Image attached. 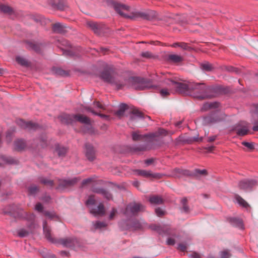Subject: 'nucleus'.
<instances>
[{
	"label": "nucleus",
	"mask_w": 258,
	"mask_h": 258,
	"mask_svg": "<svg viewBox=\"0 0 258 258\" xmlns=\"http://www.w3.org/2000/svg\"><path fill=\"white\" fill-rule=\"evenodd\" d=\"M37 190V188L35 186H31L29 188V192L33 194H34Z\"/></svg>",
	"instance_id": "41"
},
{
	"label": "nucleus",
	"mask_w": 258,
	"mask_h": 258,
	"mask_svg": "<svg viewBox=\"0 0 258 258\" xmlns=\"http://www.w3.org/2000/svg\"><path fill=\"white\" fill-rule=\"evenodd\" d=\"M15 148L18 150H21L25 147V143L23 140H19L15 142Z\"/></svg>",
	"instance_id": "21"
},
{
	"label": "nucleus",
	"mask_w": 258,
	"mask_h": 258,
	"mask_svg": "<svg viewBox=\"0 0 258 258\" xmlns=\"http://www.w3.org/2000/svg\"><path fill=\"white\" fill-rule=\"evenodd\" d=\"M220 119L217 116H208L203 118V123L204 125H209L220 121Z\"/></svg>",
	"instance_id": "12"
},
{
	"label": "nucleus",
	"mask_w": 258,
	"mask_h": 258,
	"mask_svg": "<svg viewBox=\"0 0 258 258\" xmlns=\"http://www.w3.org/2000/svg\"><path fill=\"white\" fill-rule=\"evenodd\" d=\"M186 248V246L184 244H179L178 246V249L182 251H184Z\"/></svg>",
	"instance_id": "44"
},
{
	"label": "nucleus",
	"mask_w": 258,
	"mask_h": 258,
	"mask_svg": "<svg viewBox=\"0 0 258 258\" xmlns=\"http://www.w3.org/2000/svg\"><path fill=\"white\" fill-rule=\"evenodd\" d=\"M107 224L103 222L97 221L93 224V227L95 229H101L106 226Z\"/></svg>",
	"instance_id": "26"
},
{
	"label": "nucleus",
	"mask_w": 258,
	"mask_h": 258,
	"mask_svg": "<svg viewBox=\"0 0 258 258\" xmlns=\"http://www.w3.org/2000/svg\"><path fill=\"white\" fill-rule=\"evenodd\" d=\"M194 140L195 141H199V140H198V139H197V138H194Z\"/></svg>",
	"instance_id": "58"
},
{
	"label": "nucleus",
	"mask_w": 258,
	"mask_h": 258,
	"mask_svg": "<svg viewBox=\"0 0 258 258\" xmlns=\"http://www.w3.org/2000/svg\"><path fill=\"white\" fill-rule=\"evenodd\" d=\"M19 123L21 125L22 127L29 130H36L38 127V125L35 123L31 122H25L22 120H20Z\"/></svg>",
	"instance_id": "10"
},
{
	"label": "nucleus",
	"mask_w": 258,
	"mask_h": 258,
	"mask_svg": "<svg viewBox=\"0 0 258 258\" xmlns=\"http://www.w3.org/2000/svg\"><path fill=\"white\" fill-rule=\"evenodd\" d=\"M43 209V207L42 206V205L40 203H38L35 206V210L39 211V212H41L42 211Z\"/></svg>",
	"instance_id": "42"
},
{
	"label": "nucleus",
	"mask_w": 258,
	"mask_h": 258,
	"mask_svg": "<svg viewBox=\"0 0 258 258\" xmlns=\"http://www.w3.org/2000/svg\"><path fill=\"white\" fill-rule=\"evenodd\" d=\"M116 210L115 209H113L110 213L109 219L110 220H112L114 218V216L116 214Z\"/></svg>",
	"instance_id": "39"
},
{
	"label": "nucleus",
	"mask_w": 258,
	"mask_h": 258,
	"mask_svg": "<svg viewBox=\"0 0 258 258\" xmlns=\"http://www.w3.org/2000/svg\"><path fill=\"white\" fill-rule=\"evenodd\" d=\"M216 138V136H212V137H210L208 138V142H212L215 141Z\"/></svg>",
	"instance_id": "48"
},
{
	"label": "nucleus",
	"mask_w": 258,
	"mask_h": 258,
	"mask_svg": "<svg viewBox=\"0 0 258 258\" xmlns=\"http://www.w3.org/2000/svg\"><path fill=\"white\" fill-rule=\"evenodd\" d=\"M66 27L60 23H57L53 25V30L56 33H61L64 31Z\"/></svg>",
	"instance_id": "18"
},
{
	"label": "nucleus",
	"mask_w": 258,
	"mask_h": 258,
	"mask_svg": "<svg viewBox=\"0 0 258 258\" xmlns=\"http://www.w3.org/2000/svg\"><path fill=\"white\" fill-rule=\"evenodd\" d=\"M91 181V178H88V179H86L85 180H84L83 181V184H86L87 183L90 182Z\"/></svg>",
	"instance_id": "51"
},
{
	"label": "nucleus",
	"mask_w": 258,
	"mask_h": 258,
	"mask_svg": "<svg viewBox=\"0 0 258 258\" xmlns=\"http://www.w3.org/2000/svg\"><path fill=\"white\" fill-rule=\"evenodd\" d=\"M155 12L153 11L147 12H133L131 19L142 18L143 19L150 20L155 16Z\"/></svg>",
	"instance_id": "5"
},
{
	"label": "nucleus",
	"mask_w": 258,
	"mask_h": 258,
	"mask_svg": "<svg viewBox=\"0 0 258 258\" xmlns=\"http://www.w3.org/2000/svg\"><path fill=\"white\" fill-rule=\"evenodd\" d=\"M234 202L238 204L239 206L242 207L247 208L249 207L248 203L238 195L235 196Z\"/></svg>",
	"instance_id": "14"
},
{
	"label": "nucleus",
	"mask_w": 258,
	"mask_h": 258,
	"mask_svg": "<svg viewBox=\"0 0 258 258\" xmlns=\"http://www.w3.org/2000/svg\"><path fill=\"white\" fill-rule=\"evenodd\" d=\"M191 258H201V255L196 252H193L189 255Z\"/></svg>",
	"instance_id": "45"
},
{
	"label": "nucleus",
	"mask_w": 258,
	"mask_h": 258,
	"mask_svg": "<svg viewBox=\"0 0 258 258\" xmlns=\"http://www.w3.org/2000/svg\"><path fill=\"white\" fill-rule=\"evenodd\" d=\"M46 215H47V216H49L48 214H47V213L46 214Z\"/></svg>",
	"instance_id": "59"
},
{
	"label": "nucleus",
	"mask_w": 258,
	"mask_h": 258,
	"mask_svg": "<svg viewBox=\"0 0 258 258\" xmlns=\"http://www.w3.org/2000/svg\"><path fill=\"white\" fill-rule=\"evenodd\" d=\"M135 172L137 175L146 177H151L154 178H157L159 177L158 174H152L150 171H147L145 170H137Z\"/></svg>",
	"instance_id": "11"
},
{
	"label": "nucleus",
	"mask_w": 258,
	"mask_h": 258,
	"mask_svg": "<svg viewBox=\"0 0 258 258\" xmlns=\"http://www.w3.org/2000/svg\"><path fill=\"white\" fill-rule=\"evenodd\" d=\"M59 243L64 247H72L75 245L77 240L73 238H67L60 239Z\"/></svg>",
	"instance_id": "9"
},
{
	"label": "nucleus",
	"mask_w": 258,
	"mask_h": 258,
	"mask_svg": "<svg viewBox=\"0 0 258 258\" xmlns=\"http://www.w3.org/2000/svg\"><path fill=\"white\" fill-rule=\"evenodd\" d=\"M231 255L228 250H224L220 253V258H229Z\"/></svg>",
	"instance_id": "28"
},
{
	"label": "nucleus",
	"mask_w": 258,
	"mask_h": 258,
	"mask_svg": "<svg viewBox=\"0 0 258 258\" xmlns=\"http://www.w3.org/2000/svg\"><path fill=\"white\" fill-rule=\"evenodd\" d=\"M95 200L94 196H91L89 197L86 202L87 206L89 208L91 214L95 216H103L105 214V209L103 205L100 204L97 207H94Z\"/></svg>",
	"instance_id": "4"
},
{
	"label": "nucleus",
	"mask_w": 258,
	"mask_h": 258,
	"mask_svg": "<svg viewBox=\"0 0 258 258\" xmlns=\"http://www.w3.org/2000/svg\"><path fill=\"white\" fill-rule=\"evenodd\" d=\"M159 132H160V134H163L166 132V131L165 130L162 129V130H159Z\"/></svg>",
	"instance_id": "53"
},
{
	"label": "nucleus",
	"mask_w": 258,
	"mask_h": 258,
	"mask_svg": "<svg viewBox=\"0 0 258 258\" xmlns=\"http://www.w3.org/2000/svg\"><path fill=\"white\" fill-rule=\"evenodd\" d=\"M0 11L5 13H9L11 11V9L7 6L0 5Z\"/></svg>",
	"instance_id": "30"
},
{
	"label": "nucleus",
	"mask_w": 258,
	"mask_h": 258,
	"mask_svg": "<svg viewBox=\"0 0 258 258\" xmlns=\"http://www.w3.org/2000/svg\"><path fill=\"white\" fill-rule=\"evenodd\" d=\"M167 243L168 245H172L174 244L175 241L173 239L169 238L167 240Z\"/></svg>",
	"instance_id": "46"
},
{
	"label": "nucleus",
	"mask_w": 258,
	"mask_h": 258,
	"mask_svg": "<svg viewBox=\"0 0 258 258\" xmlns=\"http://www.w3.org/2000/svg\"><path fill=\"white\" fill-rule=\"evenodd\" d=\"M43 232L45 237L49 241L54 242L53 238L51 236L50 231L49 228L47 227L45 222L43 223Z\"/></svg>",
	"instance_id": "16"
},
{
	"label": "nucleus",
	"mask_w": 258,
	"mask_h": 258,
	"mask_svg": "<svg viewBox=\"0 0 258 258\" xmlns=\"http://www.w3.org/2000/svg\"><path fill=\"white\" fill-rule=\"evenodd\" d=\"M153 160L152 159H148V160H145V163L147 165H149L151 164L153 162Z\"/></svg>",
	"instance_id": "49"
},
{
	"label": "nucleus",
	"mask_w": 258,
	"mask_h": 258,
	"mask_svg": "<svg viewBox=\"0 0 258 258\" xmlns=\"http://www.w3.org/2000/svg\"><path fill=\"white\" fill-rule=\"evenodd\" d=\"M41 182L44 184L49 185L50 186L53 185V181L51 180H48L46 179H43L41 180Z\"/></svg>",
	"instance_id": "36"
},
{
	"label": "nucleus",
	"mask_w": 258,
	"mask_h": 258,
	"mask_svg": "<svg viewBox=\"0 0 258 258\" xmlns=\"http://www.w3.org/2000/svg\"><path fill=\"white\" fill-rule=\"evenodd\" d=\"M155 212H156V214L158 216H162L164 214L163 211L162 209H160V208L156 209V210H155Z\"/></svg>",
	"instance_id": "43"
},
{
	"label": "nucleus",
	"mask_w": 258,
	"mask_h": 258,
	"mask_svg": "<svg viewBox=\"0 0 258 258\" xmlns=\"http://www.w3.org/2000/svg\"><path fill=\"white\" fill-rule=\"evenodd\" d=\"M169 59L174 62H179L182 60V58L177 54H171L169 55Z\"/></svg>",
	"instance_id": "22"
},
{
	"label": "nucleus",
	"mask_w": 258,
	"mask_h": 258,
	"mask_svg": "<svg viewBox=\"0 0 258 258\" xmlns=\"http://www.w3.org/2000/svg\"><path fill=\"white\" fill-rule=\"evenodd\" d=\"M2 73H3V71L1 69H0V75L2 74Z\"/></svg>",
	"instance_id": "57"
},
{
	"label": "nucleus",
	"mask_w": 258,
	"mask_h": 258,
	"mask_svg": "<svg viewBox=\"0 0 258 258\" xmlns=\"http://www.w3.org/2000/svg\"><path fill=\"white\" fill-rule=\"evenodd\" d=\"M60 118L61 121L67 124L72 123L75 121H79L82 123L85 124L89 127L88 132L92 133L91 131H89V129L92 127L91 120L89 118L85 115L80 114L76 115L65 114L61 116Z\"/></svg>",
	"instance_id": "2"
},
{
	"label": "nucleus",
	"mask_w": 258,
	"mask_h": 258,
	"mask_svg": "<svg viewBox=\"0 0 258 258\" xmlns=\"http://www.w3.org/2000/svg\"><path fill=\"white\" fill-rule=\"evenodd\" d=\"M28 234V232L25 231H20L19 232V235L20 236V237H24L26 235H27Z\"/></svg>",
	"instance_id": "47"
},
{
	"label": "nucleus",
	"mask_w": 258,
	"mask_h": 258,
	"mask_svg": "<svg viewBox=\"0 0 258 258\" xmlns=\"http://www.w3.org/2000/svg\"><path fill=\"white\" fill-rule=\"evenodd\" d=\"M242 144L250 150L254 149L253 145L252 143L243 142Z\"/></svg>",
	"instance_id": "34"
},
{
	"label": "nucleus",
	"mask_w": 258,
	"mask_h": 258,
	"mask_svg": "<svg viewBox=\"0 0 258 258\" xmlns=\"http://www.w3.org/2000/svg\"><path fill=\"white\" fill-rule=\"evenodd\" d=\"M87 25L88 26H89L92 30L94 31V32L96 33L97 32V25L94 22H89L87 23Z\"/></svg>",
	"instance_id": "32"
},
{
	"label": "nucleus",
	"mask_w": 258,
	"mask_h": 258,
	"mask_svg": "<svg viewBox=\"0 0 258 258\" xmlns=\"http://www.w3.org/2000/svg\"><path fill=\"white\" fill-rule=\"evenodd\" d=\"M151 204L159 205L163 203V199L158 196H151L149 200Z\"/></svg>",
	"instance_id": "15"
},
{
	"label": "nucleus",
	"mask_w": 258,
	"mask_h": 258,
	"mask_svg": "<svg viewBox=\"0 0 258 258\" xmlns=\"http://www.w3.org/2000/svg\"><path fill=\"white\" fill-rule=\"evenodd\" d=\"M94 106L95 108L104 109V106L101 104L99 102H95L94 103Z\"/></svg>",
	"instance_id": "40"
},
{
	"label": "nucleus",
	"mask_w": 258,
	"mask_h": 258,
	"mask_svg": "<svg viewBox=\"0 0 258 258\" xmlns=\"http://www.w3.org/2000/svg\"><path fill=\"white\" fill-rule=\"evenodd\" d=\"M86 156L90 161H92L95 158L94 150L92 146L87 145L86 146Z\"/></svg>",
	"instance_id": "13"
},
{
	"label": "nucleus",
	"mask_w": 258,
	"mask_h": 258,
	"mask_svg": "<svg viewBox=\"0 0 258 258\" xmlns=\"http://www.w3.org/2000/svg\"><path fill=\"white\" fill-rule=\"evenodd\" d=\"M172 47H179V43H173V44L172 45Z\"/></svg>",
	"instance_id": "52"
},
{
	"label": "nucleus",
	"mask_w": 258,
	"mask_h": 258,
	"mask_svg": "<svg viewBox=\"0 0 258 258\" xmlns=\"http://www.w3.org/2000/svg\"><path fill=\"white\" fill-rule=\"evenodd\" d=\"M77 180H78V179L77 178H75L72 180H66V181H65L66 185H72V184H74V183L76 182L77 181Z\"/></svg>",
	"instance_id": "37"
},
{
	"label": "nucleus",
	"mask_w": 258,
	"mask_h": 258,
	"mask_svg": "<svg viewBox=\"0 0 258 258\" xmlns=\"http://www.w3.org/2000/svg\"><path fill=\"white\" fill-rule=\"evenodd\" d=\"M256 184L257 181L255 179H246L240 181L238 184V186L240 189L247 191Z\"/></svg>",
	"instance_id": "7"
},
{
	"label": "nucleus",
	"mask_w": 258,
	"mask_h": 258,
	"mask_svg": "<svg viewBox=\"0 0 258 258\" xmlns=\"http://www.w3.org/2000/svg\"><path fill=\"white\" fill-rule=\"evenodd\" d=\"M160 94L163 97L167 96L170 94V92L168 91L167 89H163L160 90Z\"/></svg>",
	"instance_id": "35"
},
{
	"label": "nucleus",
	"mask_w": 258,
	"mask_h": 258,
	"mask_svg": "<svg viewBox=\"0 0 258 258\" xmlns=\"http://www.w3.org/2000/svg\"><path fill=\"white\" fill-rule=\"evenodd\" d=\"M179 47L184 50H187L189 48L186 43L183 42L179 43Z\"/></svg>",
	"instance_id": "38"
},
{
	"label": "nucleus",
	"mask_w": 258,
	"mask_h": 258,
	"mask_svg": "<svg viewBox=\"0 0 258 258\" xmlns=\"http://www.w3.org/2000/svg\"><path fill=\"white\" fill-rule=\"evenodd\" d=\"M87 109L89 111L92 112L93 114H95V115H98V116H99L101 118H104L105 120H109V117L108 115L102 114H101L100 113H97V112H95L93 109H92L91 108H88Z\"/></svg>",
	"instance_id": "27"
},
{
	"label": "nucleus",
	"mask_w": 258,
	"mask_h": 258,
	"mask_svg": "<svg viewBox=\"0 0 258 258\" xmlns=\"http://www.w3.org/2000/svg\"><path fill=\"white\" fill-rule=\"evenodd\" d=\"M16 60L19 64L22 66H26L27 64V61L25 59L21 56H18L16 57Z\"/></svg>",
	"instance_id": "31"
},
{
	"label": "nucleus",
	"mask_w": 258,
	"mask_h": 258,
	"mask_svg": "<svg viewBox=\"0 0 258 258\" xmlns=\"http://www.w3.org/2000/svg\"><path fill=\"white\" fill-rule=\"evenodd\" d=\"M197 172L200 174H206V170H199Z\"/></svg>",
	"instance_id": "50"
},
{
	"label": "nucleus",
	"mask_w": 258,
	"mask_h": 258,
	"mask_svg": "<svg viewBox=\"0 0 258 258\" xmlns=\"http://www.w3.org/2000/svg\"><path fill=\"white\" fill-rule=\"evenodd\" d=\"M201 68L203 70L209 71L212 70V66L210 63L206 62L202 64Z\"/></svg>",
	"instance_id": "29"
},
{
	"label": "nucleus",
	"mask_w": 258,
	"mask_h": 258,
	"mask_svg": "<svg viewBox=\"0 0 258 258\" xmlns=\"http://www.w3.org/2000/svg\"><path fill=\"white\" fill-rule=\"evenodd\" d=\"M117 114L118 115H120V114H121V111H118V112H117Z\"/></svg>",
	"instance_id": "55"
},
{
	"label": "nucleus",
	"mask_w": 258,
	"mask_h": 258,
	"mask_svg": "<svg viewBox=\"0 0 258 258\" xmlns=\"http://www.w3.org/2000/svg\"><path fill=\"white\" fill-rule=\"evenodd\" d=\"M144 210V207L140 204L132 203L128 205L126 208L125 214L126 215H134L139 211Z\"/></svg>",
	"instance_id": "6"
},
{
	"label": "nucleus",
	"mask_w": 258,
	"mask_h": 258,
	"mask_svg": "<svg viewBox=\"0 0 258 258\" xmlns=\"http://www.w3.org/2000/svg\"><path fill=\"white\" fill-rule=\"evenodd\" d=\"M148 136V135H140L137 132H135L132 134V138H133V140L134 141H141V140H143V139L144 138L147 137Z\"/></svg>",
	"instance_id": "23"
},
{
	"label": "nucleus",
	"mask_w": 258,
	"mask_h": 258,
	"mask_svg": "<svg viewBox=\"0 0 258 258\" xmlns=\"http://www.w3.org/2000/svg\"><path fill=\"white\" fill-rule=\"evenodd\" d=\"M101 77L104 81L113 83V78L108 72L105 71L102 72Z\"/></svg>",
	"instance_id": "20"
},
{
	"label": "nucleus",
	"mask_w": 258,
	"mask_h": 258,
	"mask_svg": "<svg viewBox=\"0 0 258 258\" xmlns=\"http://www.w3.org/2000/svg\"><path fill=\"white\" fill-rule=\"evenodd\" d=\"M213 148L214 147L213 146L209 147L208 148V150L209 151H211L213 150Z\"/></svg>",
	"instance_id": "54"
},
{
	"label": "nucleus",
	"mask_w": 258,
	"mask_h": 258,
	"mask_svg": "<svg viewBox=\"0 0 258 258\" xmlns=\"http://www.w3.org/2000/svg\"><path fill=\"white\" fill-rule=\"evenodd\" d=\"M202 140V138H200V139L199 140V141H201Z\"/></svg>",
	"instance_id": "60"
},
{
	"label": "nucleus",
	"mask_w": 258,
	"mask_h": 258,
	"mask_svg": "<svg viewBox=\"0 0 258 258\" xmlns=\"http://www.w3.org/2000/svg\"><path fill=\"white\" fill-rule=\"evenodd\" d=\"M142 118V114L137 109H134L132 112V115L131 117V122L134 121L137 118Z\"/></svg>",
	"instance_id": "19"
},
{
	"label": "nucleus",
	"mask_w": 258,
	"mask_h": 258,
	"mask_svg": "<svg viewBox=\"0 0 258 258\" xmlns=\"http://www.w3.org/2000/svg\"><path fill=\"white\" fill-rule=\"evenodd\" d=\"M146 87H147V86H143V87H142L141 89H145V88H146Z\"/></svg>",
	"instance_id": "56"
},
{
	"label": "nucleus",
	"mask_w": 258,
	"mask_h": 258,
	"mask_svg": "<svg viewBox=\"0 0 258 258\" xmlns=\"http://www.w3.org/2000/svg\"><path fill=\"white\" fill-rule=\"evenodd\" d=\"M218 106L219 104L217 102H207L203 105L202 109L203 110H207L210 109L218 108Z\"/></svg>",
	"instance_id": "17"
},
{
	"label": "nucleus",
	"mask_w": 258,
	"mask_h": 258,
	"mask_svg": "<svg viewBox=\"0 0 258 258\" xmlns=\"http://www.w3.org/2000/svg\"><path fill=\"white\" fill-rule=\"evenodd\" d=\"M55 152L60 157L63 156L66 154L67 149L63 147L57 146L56 148Z\"/></svg>",
	"instance_id": "25"
},
{
	"label": "nucleus",
	"mask_w": 258,
	"mask_h": 258,
	"mask_svg": "<svg viewBox=\"0 0 258 258\" xmlns=\"http://www.w3.org/2000/svg\"><path fill=\"white\" fill-rule=\"evenodd\" d=\"M235 130L238 135L245 136L247 134L249 131L248 124L244 121L240 122L236 125Z\"/></svg>",
	"instance_id": "8"
},
{
	"label": "nucleus",
	"mask_w": 258,
	"mask_h": 258,
	"mask_svg": "<svg viewBox=\"0 0 258 258\" xmlns=\"http://www.w3.org/2000/svg\"><path fill=\"white\" fill-rule=\"evenodd\" d=\"M166 83L170 87L174 88L180 93H190L194 98L198 99L210 98L214 97L211 93L212 89L203 83L180 82L178 79H168Z\"/></svg>",
	"instance_id": "1"
},
{
	"label": "nucleus",
	"mask_w": 258,
	"mask_h": 258,
	"mask_svg": "<svg viewBox=\"0 0 258 258\" xmlns=\"http://www.w3.org/2000/svg\"><path fill=\"white\" fill-rule=\"evenodd\" d=\"M141 56L147 58H151L154 57L153 55L149 51L143 52L141 53Z\"/></svg>",
	"instance_id": "33"
},
{
	"label": "nucleus",
	"mask_w": 258,
	"mask_h": 258,
	"mask_svg": "<svg viewBox=\"0 0 258 258\" xmlns=\"http://www.w3.org/2000/svg\"><path fill=\"white\" fill-rule=\"evenodd\" d=\"M95 192L101 194L103 196H104L105 198H106L108 200H109L111 198V195L103 189H97L95 191Z\"/></svg>",
	"instance_id": "24"
},
{
	"label": "nucleus",
	"mask_w": 258,
	"mask_h": 258,
	"mask_svg": "<svg viewBox=\"0 0 258 258\" xmlns=\"http://www.w3.org/2000/svg\"><path fill=\"white\" fill-rule=\"evenodd\" d=\"M108 4L112 7L115 11L120 16L127 18H130L132 17L131 8L126 5L116 3L113 0H108Z\"/></svg>",
	"instance_id": "3"
}]
</instances>
